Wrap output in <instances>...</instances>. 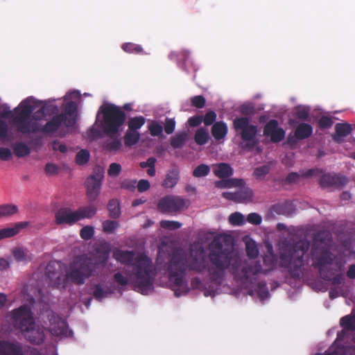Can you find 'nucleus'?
<instances>
[{
    "label": "nucleus",
    "instance_id": "f704fd0d",
    "mask_svg": "<svg viewBox=\"0 0 355 355\" xmlns=\"http://www.w3.org/2000/svg\"><path fill=\"white\" fill-rule=\"evenodd\" d=\"M340 325L347 331L355 330V314L347 315L340 319Z\"/></svg>",
    "mask_w": 355,
    "mask_h": 355
},
{
    "label": "nucleus",
    "instance_id": "9b49d317",
    "mask_svg": "<svg viewBox=\"0 0 355 355\" xmlns=\"http://www.w3.org/2000/svg\"><path fill=\"white\" fill-rule=\"evenodd\" d=\"M189 201L177 196H166L162 198L157 204L158 209L166 214H176L187 208Z\"/></svg>",
    "mask_w": 355,
    "mask_h": 355
},
{
    "label": "nucleus",
    "instance_id": "7ed1b4c3",
    "mask_svg": "<svg viewBox=\"0 0 355 355\" xmlns=\"http://www.w3.org/2000/svg\"><path fill=\"white\" fill-rule=\"evenodd\" d=\"M205 251L200 248L197 251L191 252L190 259L182 250L175 251L168 263V280L176 297L189 293V288L184 277L187 270L202 273L207 270Z\"/></svg>",
    "mask_w": 355,
    "mask_h": 355
},
{
    "label": "nucleus",
    "instance_id": "393cba45",
    "mask_svg": "<svg viewBox=\"0 0 355 355\" xmlns=\"http://www.w3.org/2000/svg\"><path fill=\"white\" fill-rule=\"evenodd\" d=\"M312 133L313 128L310 124L301 123L295 128L294 135L297 140H304L311 137Z\"/></svg>",
    "mask_w": 355,
    "mask_h": 355
},
{
    "label": "nucleus",
    "instance_id": "2f4dec72",
    "mask_svg": "<svg viewBox=\"0 0 355 355\" xmlns=\"http://www.w3.org/2000/svg\"><path fill=\"white\" fill-rule=\"evenodd\" d=\"M107 209L109 211V216L112 218H117L119 217L121 211L119 207V202L116 199H111L107 204Z\"/></svg>",
    "mask_w": 355,
    "mask_h": 355
},
{
    "label": "nucleus",
    "instance_id": "58836bf2",
    "mask_svg": "<svg viewBox=\"0 0 355 355\" xmlns=\"http://www.w3.org/2000/svg\"><path fill=\"white\" fill-rule=\"evenodd\" d=\"M279 128V123L276 119H270L263 128V135L269 137Z\"/></svg>",
    "mask_w": 355,
    "mask_h": 355
},
{
    "label": "nucleus",
    "instance_id": "de8ad7c7",
    "mask_svg": "<svg viewBox=\"0 0 355 355\" xmlns=\"http://www.w3.org/2000/svg\"><path fill=\"white\" fill-rule=\"evenodd\" d=\"M295 116L300 120L306 121L309 116V110L306 107H297Z\"/></svg>",
    "mask_w": 355,
    "mask_h": 355
},
{
    "label": "nucleus",
    "instance_id": "423d86ee",
    "mask_svg": "<svg viewBox=\"0 0 355 355\" xmlns=\"http://www.w3.org/2000/svg\"><path fill=\"white\" fill-rule=\"evenodd\" d=\"M310 248V243L306 239L295 242L288 253L280 256V264L282 267L289 268L292 277L300 278L302 275L304 256Z\"/></svg>",
    "mask_w": 355,
    "mask_h": 355
},
{
    "label": "nucleus",
    "instance_id": "a878e982",
    "mask_svg": "<svg viewBox=\"0 0 355 355\" xmlns=\"http://www.w3.org/2000/svg\"><path fill=\"white\" fill-rule=\"evenodd\" d=\"M228 128L223 121L216 122L211 128V135L216 140L224 139L227 134Z\"/></svg>",
    "mask_w": 355,
    "mask_h": 355
},
{
    "label": "nucleus",
    "instance_id": "a211bd4d",
    "mask_svg": "<svg viewBox=\"0 0 355 355\" xmlns=\"http://www.w3.org/2000/svg\"><path fill=\"white\" fill-rule=\"evenodd\" d=\"M179 180L180 169L178 166L172 165L167 171L162 185L165 189H172L178 184Z\"/></svg>",
    "mask_w": 355,
    "mask_h": 355
},
{
    "label": "nucleus",
    "instance_id": "412c9836",
    "mask_svg": "<svg viewBox=\"0 0 355 355\" xmlns=\"http://www.w3.org/2000/svg\"><path fill=\"white\" fill-rule=\"evenodd\" d=\"M214 174L218 178H227L233 175V168L227 163H218L212 165Z\"/></svg>",
    "mask_w": 355,
    "mask_h": 355
},
{
    "label": "nucleus",
    "instance_id": "f8f14e48",
    "mask_svg": "<svg viewBox=\"0 0 355 355\" xmlns=\"http://www.w3.org/2000/svg\"><path fill=\"white\" fill-rule=\"evenodd\" d=\"M103 177V171L98 169L96 174L90 175L87 179L85 182L86 195L89 201L96 200L99 196Z\"/></svg>",
    "mask_w": 355,
    "mask_h": 355
},
{
    "label": "nucleus",
    "instance_id": "3c124183",
    "mask_svg": "<svg viewBox=\"0 0 355 355\" xmlns=\"http://www.w3.org/2000/svg\"><path fill=\"white\" fill-rule=\"evenodd\" d=\"M107 295V291H105L103 288L102 287L101 284H98L95 285L94 291H93V296L98 301L102 300L103 298H104Z\"/></svg>",
    "mask_w": 355,
    "mask_h": 355
},
{
    "label": "nucleus",
    "instance_id": "4c0bfd02",
    "mask_svg": "<svg viewBox=\"0 0 355 355\" xmlns=\"http://www.w3.org/2000/svg\"><path fill=\"white\" fill-rule=\"evenodd\" d=\"M122 49L126 53L135 54H140L144 51L141 45L132 42L124 43L122 45Z\"/></svg>",
    "mask_w": 355,
    "mask_h": 355
},
{
    "label": "nucleus",
    "instance_id": "0e129e2a",
    "mask_svg": "<svg viewBox=\"0 0 355 355\" xmlns=\"http://www.w3.org/2000/svg\"><path fill=\"white\" fill-rule=\"evenodd\" d=\"M137 181L135 180H124L121 183V187L129 191H133L135 189Z\"/></svg>",
    "mask_w": 355,
    "mask_h": 355
},
{
    "label": "nucleus",
    "instance_id": "4be33fe9",
    "mask_svg": "<svg viewBox=\"0 0 355 355\" xmlns=\"http://www.w3.org/2000/svg\"><path fill=\"white\" fill-rule=\"evenodd\" d=\"M28 225V222H19L15 224L12 227H6L0 230V241L3 239H8L17 235L21 229Z\"/></svg>",
    "mask_w": 355,
    "mask_h": 355
},
{
    "label": "nucleus",
    "instance_id": "f03ea898",
    "mask_svg": "<svg viewBox=\"0 0 355 355\" xmlns=\"http://www.w3.org/2000/svg\"><path fill=\"white\" fill-rule=\"evenodd\" d=\"M108 258V252L101 254L98 261L87 255L78 256L71 264L69 270L65 275L59 270H53V265L50 263L46 268L45 275L49 280V284L53 288H66L69 281L82 285L86 279L94 275L96 270L105 266Z\"/></svg>",
    "mask_w": 355,
    "mask_h": 355
},
{
    "label": "nucleus",
    "instance_id": "7c9ffc66",
    "mask_svg": "<svg viewBox=\"0 0 355 355\" xmlns=\"http://www.w3.org/2000/svg\"><path fill=\"white\" fill-rule=\"evenodd\" d=\"M140 139L138 131L128 130L124 135V144L126 146H132L136 144Z\"/></svg>",
    "mask_w": 355,
    "mask_h": 355
},
{
    "label": "nucleus",
    "instance_id": "72a5a7b5",
    "mask_svg": "<svg viewBox=\"0 0 355 355\" xmlns=\"http://www.w3.org/2000/svg\"><path fill=\"white\" fill-rule=\"evenodd\" d=\"M209 133L207 129L204 128H199L194 135V140L198 145H204L209 140Z\"/></svg>",
    "mask_w": 355,
    "mask_h": 355
},
{
    "label": "nucleus",
    "instance_id": "bf43d9fd",
    "mask_svg": "<svg viewBox=\"0 0 355 355\" xmlns=\"http://www.w3.org/2000/svg\"><path fill=\"white\" fill-rule=\"evenodd\" d=\"M175 128V121L173 119L166 118L164 123V131L166 134H172Z\"/></svg>",
    "mask_w": 355,
    "mask_h": 355
},
{
    "label": "nucleus",
    "instance_id": "6ab92c4d",
    "mask_svg": "<svg viewBox=\"0 0 355 355\" xmlns=\"http://www.w3.org/2000/svg\"><path fill=\"white\" fill-rule=\"evenodd\" d=\"M21 343L0 340V355H21Z\"/></svg>",
    "mask_w": 355,
    "mask_h": 355
},
{
    "label": "nucleus",
    "instance_id": "aec40b11",
    "mask_svg": "<svg viewBox=\"0 0 355 355\" xmlns=\"http://www.w3.org/2000/svg\"><path fill=\"white\" fill-rule=\"evenodd\" d=\"M64 118L62 114H57L52 117V119L48 121L41 128V132L44 134H53L61 126L62 123H64Z\"/></svg>",
    "mask_w": 355,
    "mask_h": 355
},
{
    "label": "nucleus",
    "instance_id": "ddd939ff",
    "mask_svg": "<svg viewBox=\"0 0 355 355\" xmlns=\"http://www.w3.org/2000/svg\"><path fill=\"white\" fill-rule=\"evenodd\" d=\"M78 221L76 211L69 207H62L55 214V223L58 225H73Z\"/></svg>",
    "mask_w": 355,
    "mask_h": 355
},
{
    "label": "nucleus",
    "instance_id": "338daca9",
    "mask_svg": "<svg viewBox=\"0 0 355 355\" xmlns=\"http://www.w3.org/2000/svg\"><path fill=\"white\" fill-rule=\"evenodd\" d=\"M114 279L117 284L123 286H126L128 283V279L120 272H117L114 275Z\"/></svg>",
    "mask_w": 355,
    "mask_h": 355
},
{
    "label": "nucleus",
    "instance_id": "79ce46f5",
    "mask_svg": "<svg viewBox=\"0 0 355 355\" xmlns=\"http://www.w3.org/2000/svg\"><path fill=\"white\" fill-rule=\"evenodd\" d=\"M89 159V153L87 150H80L76 155V162L78 165H84Z\"/></svg>",
    "mask_w": 355,
    "mask_h": 355
},
{
    "label": "nucleus",
    "instance_id": "69168bd1",
    "mask_svg": "<svg viewBox=\"0 0 355 355\" xmlns=\"http://www.w3.org/2000/svg\"><path fill=\"white\" fill-rule=\"evenodd\" d=\"M8 133V126L7 123L0 120V141L4 140L7 138Z\"/></svg>",
    "mask_w": 355,
    "mask_h": 355
},
{
    "label": "nucleus",
    "instance_id": "2eb2a0df",
    "mask_svg": "<svg viewBox=\"0 0 355 355\" xmlns=\"http://www.w3.org/2000/svg\"><path fill=\"white\" fill-rule=\"evenodd\" d=\"M77 104L74 101H70L65 105L64 111L60 114L64 115V125L67 128L73 127L77 119Z\"/></svg>",
    "mask_w": 355,
    "mask_h": 355
},
{
    "label": "nucleus",
    "instance_id": "4468645a",
    "mask_svg": "<svg viewBox=\"0 0 355 355\" xmlns=\"http://www.w3.org/2000/svg\"><path fill=\"white\" fill-rule=\"evenodd\" d=\"M348 179L344 175L326 173L322 175L320 184L322 187L340 188L347 184Z\"/></svg>",
    "mask_w": 355,
    "mask_h": 355
},
{
    "label": "nucleus",
    "instance_id": "c9c22d12",
    "mask_svg": "<svg viewBox=\"0 0 355 355\" xmlns=\"http://www.w3.org/2000/svg\"><path fill=\"white\" fill-rule=\"evenodd\" d=\"M145 123V118L142 116L130 118L128 121V129L137 131Z\"/></svg>",
    "mask_w": 355,
    "mask_h": 355
},
{
    "label": "nucleus",
    "instance_id": "f257e3e1",
    "mask_svg": "<svg viewBox=\"0 0 355 355\" xmlns=\"http://www.w3.org/2000/svg\"><path fill=\"white\" fill-rule=\"evenodd\" d=\"M207 271L210 280L220 285L223 281L225 270L231 266L234 278L243 284L250 279L251 275L260 272L259 263L245 264L241 257L234 252L233 246L223 243L220 237H215L209 243Z\"/></svg>",
    "mask_w": 355,
    "mask_h": 355
},
{
    "label": "nucleus",
    "instance_id": "49530a36",
    "mask_svg": "<svg viewBox=\"0 0 355 355\" xmlns=\"http://www.w3.org/2000/svg\"><path fill=\"white\" fill-rule=\"evenodd\" d=\"M257 293L259 297L261 299H266L269 296V292L266 282H259L257 287Z\"/></svg>",
    "mask_w": 355,
    "mask_h": 355
},
{
    "label": "nucleus",
    "instance_id": "864d4df0",
    "mask_svg": "<svg viewBox=\"0 0 355 355\" xmlns=\"http://www.w3.org/2000/svg\"><path fill=\"white\" fill-rule=\"evenodd\" d=\"M192 106L200 109L205 105V98L202 95L195 96L191 98Z\"/></svg>",
    "mask_w": 355,
    "mask_h": 355
},
{
    "label": "nucleus",
    "instance_id": "a18cd8bd",
    "mask_svg": "<svg viewBox=\"0 0 355 355\" xmlns=\"http://www.w3.org/2000/svg\"><path fill=\"white\" fill-rule=\"evenodd\" d=\"M286 135L285 130L282 128L279 127L275 132L272 134V135L270 136V141L272 143H278L282 141Z\"/></svg>",
    "mask_w": 355,
    "mask_h": 355
},
{
    "label": "nucleus",
    "instance_id": "c756f323",
    "mask_svg": "<svg viewBox=\"0 0 355 355\" xmlns=\"http://www.w3.org/2000/svg\"><path fill=\"white\" fill-rule=\"evenodd\" d=\"M18 212L17 206L12 204H3L0 205V218L13 216Z\"/></svg>",
    "mask_w": 355,
    "mask_h": 355
},
{
    "label": "nucleus",
    "instance_id": "9d476101",
    "mask_svg": "<svg viewBox=\"0 0 355 355\" xmlns=\"http://www.w3.org/2000/svg\"><path fill=\"white\" fill-rule=\"evenodd\" d=\"M11 320L14 327L22 333L35 326V319L31 309L26 304L11 311Z\"/></svg>",
    "mask_w": 355,
    "mask_h": 355
},
{
    "label": "nucleus",
    "instance_id": "4d7b16f0",
    "mask_svg": "<svg viewBox=\"0 0 355 355\" xmlns=\"http://www.w3.org/2000/svg\"><path fill=\"white\" fill-rule=\"evenodd\" d=\"M216 119V114L214 111L211 110L206 113L204 117H202V122L205 125H210L213 124Z\"/></svg>",
    "mask_w": 355,
    "mask_h": 355
},
{
    "label": "nucleus",
    "instance_id": "ea45409f",
    "mask_svg": "<svg viewBox=\"0 0 355 355\" xmlns=\"http://www.w3.org/2000/svg\"><path fill=\"white\" fill-rule=\"evenodd\" d=\"M245 251L250 258H256L259 254V250L254 241H247L245 243Z\"/></svg>",
    "mask_w": 355,
    "mask_h": 355
},
{
    "label": "nucleus",
    "instance_id": "0eeeda50",
    "mask_svg": "<svg viewBox=\"0 0 355 355\" xmlns=\"http://www.w3.org/2000/svg\"><path fill=\"white\" fill-rule=\"evenodd\" d=\"M102 114L101 128L107 135H115L119 133L121 127L126 120L125 112L112 103L103 105L99 107L96 119Z\"/></svg>",
    "mask_w": 355,
    "mask_h": 355
},
{
    "label": "nucleus",
    "instance_id": "bb28decb",
    "mask_svg": "<svg viewBox=\"0 0 355 355\" xmlns=\"http://www.w3.org/2000/svg\"><path fill=\"white\" fill-rule=\"evenodd\" d=\"M96 211L94 205L80 207L76 210L78 221L84 218H92L96 214Z\"/></svg>",
    "mask_w": 355,
    "mask_h": 355
},
{
    "label": "nucleus",
    "instance_id": "20e7f679",
    "mask_svg": "<svg viewBox=\"0 0 355 355\" xmlns=\"http://www.w3.org/2000/svg\"><path fill=\"white\" fill-rule=\"evenodd\" d=\"M134 251L115 249L112 257L117 261L127 266H132V284L135 291L147 295L153 289V284L157 275L156 268L151 259L145 254L140 253L135 258Z\"/></svg>",
    "mask_w": 355,
    "mask_h": 355
},
{
    "label": "nucleus",
    "instance_id": "cd10ccee",
    "mask_svg": "<svg viewBox=\"0 0 355 355\" xmlns=\"http://www.w3.org/2000/svg\"><path fill=\"white\" fill-rule=\"evenodd\" d=\"M188 139V133L187 132H181L176 133L174 136L171 137L170 144L174 148H181L185 144Z\"/></svg>",
    "mask_w": 355,
    "mask_h": 355
},
{
    "label": "nucleus",
    "instance_id": "09e8293b",
    "mask_svg": "<svg viewBox=\"0 0 355 355\" xmlns=\"http://www.w3.org/2000/svg\"><path fill=\"white\" fill-rule=\"evenodd\" d=\"M119 225L117 221L107 220L103 223V229L105 233H112Z\"/></svg>",
    "mask_w": 355,
    "mask_h": 355
},
{
    "label": "nucleus",
    "instance_id": "052dcab7",
    "mask_svg": "<svg viewBox=\"0 0 355 355\" xmlns=\"http://www.w3.org/2000/svg\"><path fill=\"white\" fill-rule=\"evenodd\" d=\"M247 221L252 225H258L261 223L262 218L257 213H250L247 216Z\"/></svg>",
    "mask_w": 355,
    "mask_h": 355
},
{
    "label": "nucleus",
    "instance_id": "e433bc0d",
    "mask_svg": "<svg viewBox=\"0 0 355 355\" xmlns=\"http://www.w3.org/2000/svg\"><path fill=\"white\" fill-rule=\"evenodd\" d=\"M322 355H355V347H338L331 352H325Z\"/></svg>",
    "mask_w": 355,
    "mask_h": 355
},
{
    "label": "nucleus",
    "instance_id": "8fccbe9b",
    "mask_svg": "<svg viewBox=\"0 0 355 355\" xmlns=\"http://www.w3.org/2000/svg\"><path fill=\"white\" fill-rule=\"evenodd\" d=\"M94 234V229L93 227L87 225L83 227L80 231V236L84 240H89Z\"/></svg>",
    "mask_w": 355,
    "mask_h": 355
},
{
    "label": "nucleus",
    "instance_id": "e2e57ef3",
    "mask_svg": "<svg viewBox=\"0 0 355 355\" xmlns=\"http://www.w3.org/2000/svg\"><path fill=\"white\" fill-rule=\"evenodd\" d=\"M12 157L11 150L8 148L0 147V159L2 161H8Z\"/></svg>",
    "mask_w": 355,
    "mask_h": 355
},
{
    "label": "nucleus",
    "instance_id": "c03bdc74",
    "mask_svg": "<svg viewBox=\"0 0 355 355\" xmlns=\"http://www.w3.org/2000/svg\"><path fill=\"white\" fill-rule=\"evenodd\" d=\"M229 222L234 225H242L245 223L244 216L241 213L234 212L230 216Z\"/></svg>",
    "mask_w": 355,
    "mask_h": 355
},
{
    "label": "nucleus",
    "instance_id": "774afa93",
    "mask_svg": "<svg viewBox=\"0 0 355 355\" xmlns=\"http://www.w3.org/2000/svg\"><path fill=\"white\" fill-rule=\"evenodd\" d=\"M150 187V184L147 180H140L137 183V189L139 192H145Z\"/></svg>",
    "mask_w": 355,
    "mask_h": 355
},
{
    "label": "nucleus",
    "instance_id": "37998d69",
    "mask_svg": "<svg viewBox=\"0 0 355 355\" xmlns=\"http://www.w3.org/2000/svg\"><path fill=\"white\" fill-rule=\"evenodd\" d=\"M148 130L153 137H157L162 133L163 127L157 122L152 121L148 125Z\"/></svg>",
    "mask_w": 355,
    "mask_h": 355
},
{
    "label": "nucleus",
    "instance_id": "6e6d98bb",
    "mask_svg": "<svg viewBox=\"0 0 355 355\" xmlns=\"http://www.w3.org/2000/svg\"><path fill=\"white\" fill-rule=\"evenodd\" d=\"M333 123L331 117L322 116L318 121V125L322 129H327L332 126Z\"/></svg>",
    "mask_w": 355,
    "mask_h": 355
},
{
    "label": "nucleus",
    "instance_id": "5fc2aeb1",
    "mask_svg": "<svg viewBox=\"0 0 355 355\" xmlns=\"http://www.w3.org/2000/svg\"><path fill=\"white\" fill-rule=\"evenodd\" d=\"M21 355H42L41 352L36 348L21 344Z\"/></svg>",
    "mask_w": 355,
    "mask_h": 355
},
{
    "label": "nucleus",
    "instance_id": "603ef678",
    "mask_svg": "<svg viewBox=\"0 0 355 355\" xmlns=\"http://www.w3.org/2000/svg\"><path fill=\"white\" fill-rule=\"evenodd\" d=\"M160 226L164 229L175 230L179 229L182 226V224L178 221L162 220L160 222Z\"/></svg>",
    "mask_w": 355,
    "mask_h": 355
},
{
    "label": "nucleus",
    "instance_id": "f3484780",
    "mask_svg": "<svg viewBox=\"0 0 355 355\" xmlns=\"http://www.w3.org/2000/svg\"><path fill=\"white\" fill-rule=\"evenodd\" d=\"M26 339L35 345L42 344L45 338L44 329L43 327L33 326L31 329L23 332Z\"/></svg>",
    "mask_w": 355,
    "mask_h": 355
},
{
    "label": "nucleus",
    "instance_id": "473e14b6",
    "mask_svg": "<svg viewBox=\"0 0 355 355\" xmlns=\"http://www.w3.org/2000/svg\"><path fill=\"white\" fill-rule=\"evenodd\" d=\"M13 150L17 157H23L28 155L31 150L28 146L23 142H17L13 146Z\"/></svg>",
    "mask_w": 355,
    "mask_h": 355
},
{
    "label": "nucleus",
    "instance_id": "a19ab883",
    "mask_svg": "<svg viewBox=\"0 0 355 355\" xmlns=\"http://www.w3.org/2000/svg\"><path fill=\"white\" fill-rule=\"evenodd\" d=\"M210 172V167L205 164L198 165L193 171V176L202 178L207 176Z\"/></svg>",
    "mask_w": 355,
    "mask_h": 355
},
{
    "label": "nucleus",
    "instance_id": "6e6552de",
    "mask_svg": "<svg viewBox=\"0 0 355 355\" xmlns=\"http://www.w3.org/2000/svg\"><path fill=\"white\" fill-rule=\"evenodd\" d=\"M35 107L30 103L28 98L22 101L19 105L15 109L13 123L17 126V131L21 134L30 132L37 133L41 132L40 124L29 120Z\"/></svg>",
    "mask_w": 355,
    "mask_h": 355
},
{
    "label": "nucleus",
    "instance_id": "13d9d810",
    "mask_svg": "<svg viewBox=\"0 0 355 355\" xmlns=\"http://www.w3.org/2000/svg\"><path fill=\"white\" fill-rule=\"evenodd\" d=\"M121 171V166L117 163H112L107 170V174L111 177L118 176Z\"/></svg>",
    "mask_w": 355,
    "mask_h": 355
},
{
    "label": "nucleus",
    "instance_id": "5701e85b",
    "mask_svg": "<svg viewBox=\"0 0 355 355\" xmlns=\"http://www.w3.org/2000/svg\"><path fill=\"white\" fill-rule=\"evenodd\" d=\"M245 184V181L241 178H229L215 182V186L218 189L243 187Z\"/></svg>",
    "mask_w": 355,
    "mask_h": 355
},
{
    "label": "nucleus",
    "instance_id": "b1692460",
    "mask_svg": "<svg viewBox=\"0 0 355 355\" xmlns=\"http://www.w3.org/2000/svg\"><path fill=\"white\" fill-rule=\"evenodd\" d=\"M352 130V126L349 123H338L335 125V134L333 135V139L336 142H340L342 137L348 136Z\"/></svg>",
    "mask_w": 355,
    "mask_h": 355
},
{
    "label": "nucleus",
    "instance_id": "680f3d73",
    "mask_svg": "<svg viewBox=\"0 0 355 355\" xmlns=\"http://www.w3.org/2000/svg\"><path fill=\"white\" fill-rule=\"evenodd\" d=\"M12 254L17 261H24L26 260V254L24 250L20 248L14 249Z\"/></svg>",
    "mask_w": 355,
    "mask_h": 355
},
{
    "label": "nucleus",
    "instance_id": "dca6fc26",
    "mask_svg": "<svg viewBox=\"0 0 355 355\" xmlns=\"http://www.w3.org/2000/svg\"><path fill=\"white\" fill-rule=\"evenodd\" d=\"M263 264L266 267V268L262 269L261 266H261L260 272H257L256 275H251L250 277L248 280V282H245L244 284H246V283L253 284V280H256V277L257 275H259V273L266 274L267 272L272 270L276 266L277 259L272 253L265 255L263 258ZM254 263H259V265H261L259 262H257V261L251 262L249 264H254Z\"/></svg>",
    "mask_w": 355,
    "mask_h": 355
},
{
    "label": "nucleus",
    "instance_id": "c85d7f7f",
    "mask_svg": "<svg viewBox=\"0 0 355 355\" xmlns=\"http://www.w3.org/2000/svg\"><path fill=\"white\" fill-rule=\"evenodd\" d=\"M243 189L236 192L237 203H248L252 201L253 191L248 187H242Z\"/></svg>",
    "mask_w": 355,
    "mask_h": 355
},
{
    "label": "nucleus",
    "instance_id": "39448f33",
    "mask_svg": "<svg viewBox=\"0 0 355 355\" xmlns=\"http://www.w3.org/2000/svg\"><path fill=\"white\" fill-rule=\"evenodd\" d=\"M329 235L324 232L315 234L313 239L311 254L313 259V266L319 270L324 280H329L330 275L324 270V267L333 263L334 258L329 247Z\"/></svg>",
    "mask_w": 355,
    "mask_h": 355
},
{
    "label": "nucleus",
    "instance_id": "1a4fd4ad",
    "mask_svg": "<svg viewBox=\"0 0 355 355\" xmlns=\"http://www.w3.org/2000/svg\"><path fill=\"white\" fill-rule=\"evenodd\" d=\"M232 124L234 130L239 132L241 139L246 142L243 146L244 148L251 150L258 144L257 126L250 124L248 117H236L233 120Z\"/></svg>",
    "mask_w": 355,
    "mask_h": 355
}]
</instances>
